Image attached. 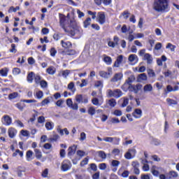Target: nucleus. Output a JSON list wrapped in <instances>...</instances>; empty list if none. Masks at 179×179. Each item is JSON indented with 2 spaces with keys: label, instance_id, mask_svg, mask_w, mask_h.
Instances as JSON below:
<instances>
[{
  "label": "nucleus",
  "instance_id": "nucleus-31",
  "mask_svg": "<svg viewBox=\"0 0 179 179\" xmlns=\"http://www.w3.org/2000/svg\"><path fill=\"white\" fill-rule=\"evenodd\" d=\"M62 55H76V51L75 50H68L67 51H62Z\"/></svg>",
  "mask_w": 179,
  "mask_h": 179
},
{
  "label": "nucleus",
  "instance_id": "nucleus-51",
  "mask_svg": "<svg viewBox=\"0 0 179 179\" xmlns=\"http://www.w3.org/2000/svg\"><path fill=\"white\" fill-rule=\"evenodd\" d=\"M89 163V157H85L83 161H81L80 166L83 167Z\"/></svg>",
  "mask_w": 179,
  "mask_h": 179
},
{
  "label": "nucleus",
  "instance_id": "nucleus-8",
  "mask_svg": "<svg viewBox=\"0 0 179 179\" xmlns=\"http://www.w3.org/2000/svg\"><path fill=\"white\" fill-rule=\"evenodd\" d=\"M72 167V164L69 161H64L62 163L61 170L62 171H68Z\"/></svg>",
  "mask_w": 179,
  "mask_h": 179
},
{
  "label": "nucleus",
  "instance_id": "nucleus-20",
  "mask_svg": "<svg viewBox=\"0 0 179 179\" xmlns=\"http://www.w3.org/2000/svg\"><path fill=\"white\" fill-rule=\"evenodd\" d=\"M124 57L122 55H119L117 57L116 61L115 62L114 64V66L115 68H120V65H121V64H122V59H123Z\"/></svg>",
  "mask_w": 179,
  "mask_h": 179
},
{
  "label": "nucleus",
  "instance_id": "nucleus-16",
  "mask_svg": "<svg viewBox=\"0 0 179 179\" xmlns=\"http://www.w3.org/2000/svg\"><path fill=\"white\" fill-rule=\"evenodd\" d=\"M122 73H117L114 75V76L111 78L110 82L113 83H115V82H118V80H121L122 79Z\"/></svg>",
  "mask_w": 179,
  "mask_h": 179
},
{
  "label": "nucleus",
  "instance_id": "nucleus-61",
  "mask_svg": "<svg viewBox=\"0 0 179 179\" xmlns=\"http://www.w3.org/2000/svg\"><path fill=\"white\" fill-rule=\"evenodd\" d=\"M79 139H80V141L81 142H83V141H85V139H86V133L81 132L80 135V138Z\"/></svg>",
  "mask_w": 179,
  "mask_h": 179
},
{
  "label": "nucleus",
  "instance_id": "nucleus-33",
  "mask_svg": "<svg viewBox=\"0 0 179 179\" xmlns=\"http://www.w3.org/2000/svg\"><path fill=\"white\" fill-rule=\"evenodd\" d=\"M26 159L27 162H31V160L33 159V151L29 150L27 152Z\"/></svg>",
  "mask_w": 179,
  "mask_h": 179
},
{
  "label": "nucleus",
  "instance_id": "nucleus-27",
  "mask_svg": "<svg viewBox=\"0 0 179 179\" xmlns=\"http://www.w3.org/2000/svg\"><path fill=\"white\" fill-rule=\"evenodd\" d=\"M120 164H121V162H120V161L113 159L110 164V166L112 167H115V169H113V171L115 172L117 171V167H118V166H120Z\"/></svg>",
  "mask_w": 179,
  "mask_h": 179
},
{
  "label": "nucleus",
  "instance_id": "nucleus-50",
  "mask_svg": "<svg viewBox=\"0 0 179 179\" xmlns=\"http://www.w3.org/2000/svg\"><path fill=\"white\" fill-rule=\"evenodd\" d=\"M59 139V135L54 134L52 137L49 138L50 142H57V141Z\"/></svg>",
  "mask_w": 179,
  "mask_h": 179
},
{
  "label": "nucleus",
  "instance_id": "nucleus-54",
  "mask_svg": "<svg viewBox=\"0 0 179 179\" xmlns=\"http://www.w3.org/2000/svg\"><path fill=\"white\" fill-rule=\"evenodd\" d=\"M17 96H19V94L17 92H13L8 95V98L10 100H13V99H16Z\"/></svg>",
  "mask_w": 179,
  "mask_h": 179
},
{
  "label": "nucleus",
  "instance_id": "nucleus-48",
  "mask_svg": "<svg viewBox=\"0 0 179 179\" xmlns=\"http://www.w3.org/2000/svg\"><path fill=\"white\" fill-rule=\"evenodd\" d=\"M34 82L36 85H40L41 82V76H40V75L36 74L34 76Z\"/></svg>",
  "mask_w": 179,
  "mask_h": 179
},
{
  "label": "nucleus",
  "instance_id": "nucleus-39",
  "mask_svg": "<svg viewBox=\"0 0 179 179\" xmlns=\"http://www.w3.org/2000/svg\"><path fill=\"white\" fill-rule=\"evenodd\" d=\"M67 89H69V90H71V92H72V93H74L76 92V89H75V83H73V82H71L67 87Z\"/></svg>",
  "mask_w": 179,
  "mask_h": 179
},
{
  "label": "nucleus",
  "instance_id": "nucleus-55",
  "mask_svg": "<svg viewBox=\"0 0 179 179\" xmlns=\"http://www.w3.org/2000/svg\"><path fill=\"white\" fill-rule=\"evenodd\" d=\"M92 103L94 106H101V104H100L99 99H97L96 97H94V99H92Z\"/></svg>",
  "mask_w": 179,
  "mask_h": 179
},
{
  "label": "nucleus",
  "instance_id": "nucleus-25",
  "mask_svg": "<svg viewBox=\"0 0 179 179\" xmlns=\"http://www.w3.org/2000/svg\"><path fill=\"white\" fill-rule=\"evenodd\" d=\"M103 62L106 64V65H111L113 64V59L110 57L109 56H107L106 55H103Z\"/></svg>",
  "mask_w": 179,
  "mask_h": 179
},
{
  "label": "nucleus",
  "instance_id": "nucleus-34",
  "mask_svg": "<svg viewBox=\"0 0 179 179\" xmlns=\"http://www.w3.org/2000/svg\"><path fill=\"white\" fill-rule=\"evenodd\" d=\"M8 72H9V69L5 67L0 70V75H1V76L6 78V76H8Z\"/></svg>",
  "mask_w": 179,
  "mask_h": 179
},
{
  "label": "nucleus",
  "instance_id": "nucleus-7",
  "mask_svg": "<svg viewBox=\"0 0 179 179\" xmlns=\"http://www.w3.org/2000/svg\"><path fill=\"white\" fill-rule=\"evenodd\" d=\"M96 20L99 24H104L106 23V15L103 12L98 13Z\"/></svg>",
  "mask_w": 179,
  "mask_h": 179
},
{
  "label": "nucleus",
  "instance_id": "nucleus-57",
  "mask_svg": "<svg viewBox=\"0 0 179 179\" xmlns=\"http://www.w3.org/2000/svg\"><path fill=\"white\" fill-rule=\"evenodd\" d=\"M20 134L22 135V136H26V137L30 136V132L27 130H21Z\"/></svg>",
  "mask_w": 179,
  "mask_h": 179
},
{
  "label": "nucleus",
  "instance_id": "nucleus-29",
  "mask_svg": "<svg viewBox=\"0 0 179 179\" xmlns=\"http://www.w3.org/2000/svg\"><path fill=\"white\" fill-rule=\"evenodd\" d=\"M57 131L58 134H59V135H61L62 136H63L64 132L65 135H69V131H68V129H66V128L62 129L59 127H58L57 129Z\"/></svg>",
  "mask_w": 179,
  "mask_h": 179
},
{
  "label": "nucleus",
  "instance_id": "nucleus-35",
  "mask_svg": "<svg viewBox=\"0 0 179 179\" xmlns=\"http://www.w3.org/2000/svg\"><path fill=\"white\" fill-rule=\"evenodd\" d=\"M27 80L29 83H33V80H34V73L31 72L27 75Z\"/></svg>",
  "mask_w": 179,
  "mask_h": 179
},
{
  "label": "nucleus",
  "instance_id": "nucleus-63",
  "mask_svg": "<svg viewBox=\"0 0 179 179\" xmlns=\"http://www.w3.org/2000/svg\"><path fill=\"white\" fill-rule=\"evenodd\" d=\"M50 52L51 57H55V55H57V50H55V48H52Z\"/></svg>",
  "mask_w": 179,
  "mask_h": 179
},
{
  "label": "nucleus",
  "instance_id": "nucleus-18",
  "mask_svg": "<svg viewBox=\"0 0 179 179\" xmlns=\"http://www.w3.org/2000/svg\"><path fill=\"white\" fill-rule=\"evenodd\" d=\"M144 93H152L153 92V86L152 84H146L143 87Z\"/></svg>",
  "mask_w": 179,
  "mask_h": 179
},
{
  "label": "nucleus",
  "instance_id": "nucleus-4",
  "mask_svg": "<svg viewBox=\"0 0 179 179\" xmlns=\"http://www.w3.org/2000/svg\"><path fill=\"white\" fill-rule=\"evenodd\" d=\"M164 171V169L162 167H158L156 166H152L151 168V173L154 177H159V174L160 173H163Z\"/></svg>",
  "mask_w": 179,
  "mask_h": 179
},
{
  "label": "nucleus",
  "instance_id": "nucleus-32",
  "mask_svg": "<svg viewBox=\"0 0 179 179\" xmlns=\"http://www.w3.org/2000/svg\"><path fill=\"white\" fill-rule=\"evenodd\" d=\"M61 44L63 48H71L72 43L69 41H61Z\"/></svg>",
  "mask_w": 179,
  "mask_h": 179
},
{
  "label": "nucleus",
  "instance_id": "nucleus-14",
  "mask_svg": "<svg viewBox=\"0 0 179 179\" xmlns=\"http://www.w3.org/2000/svg\"><path fill=\"white\" fill-rule=\"evenodd\" d=\"M132 115L136 119H139L142 117V110L139 108H136L134 111L132 113Z\"/></svg>",
  "mask_w": 179,
  "mask_h": 179
},
{
  "label": "nucleus",
  "instance_id": "nucleus-62",
  "mask_svg": "<svg viewBox=\"0 0 179 179\" xmlns=\"http://www.w3.org/2000/svg\"><path fill=\"white\" fill-rule=\"evenodd\" d=\"M120 138L118 137H113V145H120Z\"/></svg>",
  "mask_w": 179,
  "mask_h": 179
},
{
  "label": "nucleus",
  "instance_id": "nucleus-49",
  "mask_svg": "<svg viewBox=\"0 0 179 179\" xmlns=\"http://www.w3.org/2000/svg\"><path fill=\"white\" fill-rule=\"evenodd\" d=\"M108 103L109 104L110 107H114L117 106V101L114 99H109L108 101Z\"/></svg>",
  "mask_w": 179,
  "mask_h": 179
},
{
  "label": "nucleus",
  "instance_id": "nucleus-42",
  "mask_svg": "<svg viewBox=\"0 0 179 179\" xmlns=\"http://www.w3.org/2000/svg\"><path fill=\"white\" fill-rule=\"evenodd\" d=\"M17 155H19L20 157H23V151H20V150H16L15 152L13 153V157H16Z\"/></svg>",
  "mask_w": 179,
  "mask_h": 179
},
{
  "label": "nucleus",
  "instance_id": "nucleus-23",
  "mask_svg": "<svg viewBox=\"0 0 179 179\" xmlns=\"http://www.w3.org/2000/svg\"><path fill=\"white\" fill-rule=\"evenodd\" d=\"M51 100H52V96H48L46 99H43L41 103V107H44V106H47V104H50L51 103Z\"/></svg>",
  "mask_w": 179,
  "mask_h": 179
},
{
  "label": "nucleus",
  "instance_id": "nucleus-47",
  "mask_svg": "<svg viewBox=\"0 0 179 179\" xmlns=\"http://www.w3.org/2000/svg\"><path fill=\"white\" fill-rule=\"evenodd\" d=\"M98 156L99 157H101V159H103L105 160V159H107V155H106V152L104 151H98Z\"/></svg>",
  "mask_w": 179,
  "mask_h": 179
},
{
  "label": "nucleus",
  "instance_id": "nucleus-44",
  "mask_svg": "<svg viewBox=\"0 0 179 179\" xmlns=\"http://www.w3.org/2000/svg\"><path fill=\"white\" fill-rule=\"evenodd\" d=\"M171 92H174V88L171 85H167L166 88L164 90L165 94H169Z\"/></svg>",
  "mask_w": 179,
  "mask_h": 179
},
{
  "label": "nucleus",
  "instance_id": "nucleus-38",
  "mask_svg": "<svg viewBox=\"0 0 179 179\" xmlns=\"http://www.w3.org/2000/svg\"><path fill=\"white\" fill-rule=\"evenodd\" d=\"M15 106L17 108H18V110H20V111H23V110L26 107V105L24 103H21V102H19V103H16Z\"/></svg>",
  "mask_w": 179,
  "mask_h": 179
},
{
  "label": "nucleus",
  "instance_id": "nucleus-9",
  "mask_svg": "<svg viewBox=\"0 0 179 179\" xmlns=\"http://www.w3.org/2000/svg\"><path fill=\"white\" fill-rule=\"evenodd\" d=\"M1 122L3 125L9 127V125L12 124V118L10 117V116L8 115H3L1 120Z\"/></svg>",
  "mask_w": 179,
  "mask_h": 179
},
{
  "label": "nucleus",
  "instance_id": "nucleus-17",
  "mask_svg": "<svg viewBox=\"0 0 179 179\" xmlns=\"http://www.w3.org/2000/svg\"><path fill=\"white\" fill-rule=\"evenodd\" d=\"M70 73H71V71L69 70H63L59 72L57 76L59 77L62 76L64 79H66V78H68Z\"/></svg>",
  "mask_w": 179,
  "mask_h": 179
},
{
  "label": "nucleus",
  "instance_id": "nucleus-15",
  "mask_svg": "<svg viewBox=\"0 0 179 179\" xmlns=\"http://www.w3.org/2000/svg\"><path fill=\"white\" fill-rule=\"evenodd\" d=\"M143 61H146L147 64H150L153 62V57L152 55L149 53H145L143 57Z\"/></svg>",
  "mask_w": 179,
  "mask_h": 179
},
{
  "label": "nucleus",
  "instance_id": "nucleus-36",
  "mask_svg": "<svg viewBox=\"0 0 179 179\" xmlns=\"http://www.w3.org/2000/svg\"><path fill=\"white\" fill-rule=\"evenodd\" d=\"M35 152V156L36 157V159H38V160H40V159H41L43 157V153L41 152V151L37 148H36L34 150Z\"/></svg>",
  "mask_w": 179,
  "mask_h": 179
},
{
  "label": "nucleus",
  "instance_id": "nucleus-60",
  "mask_svg": "<svg viewBox=\"0 0 179 179\" xmlns=\"http://www.w3.org/2000/svg\"><path fill=\"white\" fill-rule=\"evenodd\" d=\"M77 155L79 157H83L84 156H86V152L83 150H79L77 151Z\"/></svg>",
  "mask_w": 179,
  "mask_h": 179
},
{
  "label": "nucleus",
  "instance_id": "nucleus-58",
  "mask_svg": "<svg viewBox=\"0 0 179 179\" xmlns=\"http://www.w3.org/2000/svg\"><path fill=\"white\" fill-rule=\"evenodd\" d=\"M134 80H135V77H134V76H131L126 80V83H128L129 85H132V83L134 82Z\"/></svg>",
  "mask_w": 179,
  "mask_h": 179
},
{
  "label": "nucleus",
  "instance_id": "nucleus-21",
  "mask_svg": "<svg viewBox=\"0 0 179 179\" xmlns=\"http://www.w3.org/2000/svg\"><path fill=\"white\" fill-rule=\"evenodd\" d=\"M167 61L166 55H162L160 59H157V64L158 66H163V62Z\"/></svg>",
  "mask_w": 179,
  "mask_h": 179
},
{
  "label": "nucleus",
  "instance_id": "nucleus-10",
  "mask_svg": "<svg viewBox=\"0 0 179 179\" xmlns=\"http://www.w3.org/2000/svg\"><path fill=\"white\" fill-rule=\"evenodd\" d=\"M118 41H120L118 36H114L113 41H108V45L111 48H115L116 45H118Z\"/></svg>",
  "mask_w": 179,
  "mask_h": 179
},
{
  "label": "nucleus",
  "instance_id": "nucleus-46",
  "mask_svg": "<svg viewBox=\"0 0 179 179\" xmlns=\"http://www.w3.org/2000/svg\"><path fill=\"white\" fill-rule=\"evenodd\" d=\"M76 101L80 104V103H83V95L78 94L76 96Z\"/></svg>",
  "mask_w": 179,
  "mask_h": 179
},
{
  "label": "nucleus",
  "instance_id": "nucleus-1",
  "mask_svg": "<svg viewBox=\"0 0 179 179\" xmlns=\"http://www.w3.org/2000/svg\"><path fill=\"white\" fill-rule=\"evenodd\" d=\"M59 26L66 33H70L71 36H75L80 31V28L78 26L76 20L73 19L69 22L66 17L61 13L59 14Z\"/></svg>",
  "mask_w": 179,
  "mask_h": 179
},
{
  "label": "nucleus",
  "instance_id": "nucleus-24",
  "mask_svg": "<svg viewBox=\"0 0 179 179\" xmlns=\"http://www.w3.org/2000/svg\"><path fill=\"white\" fill-rule=\"evenodd\" d=\"M55 72H57V69L53 66H50L46 69V73L48 75H55Z\"/></svg>",
  "mask_w": 179,
  "mask_h": 179
},
{
  "label": "nucleus",
  "instance_id": "nucleus-5",
  "mask_svg": "<svg viewBox=\"0 0 179 179\" xmlns=\"http://www.w3.org/2000/svg\"><path fill=\"white\" fill-rule=\"evenodd\" d=\"M108 72H106L104 71H99V76L103 78V79H108L111 75H113V69L111 67L108 68Z\"/></svg>",
  "mask_w": 179,
  "mask_h": 179
},
{
  "label": "nucleus",
  "instance_id": "nucleus-59",
  "mask_svg": "<svg viewBox=\"0 0 179 179\" xmlns=\"http://www.w3.org/2000/svg\"><path fill=\"white\" fill-rule=\"evenodd\" d=\"M42 177H43V178H48V169H45L41 174Z\"/></svg>",
  "mask_w": 179,
  "mask_h": 179
},
{
  "label": "nucleus",
  "instance_id": "nucleus-2",
  "mask_svg": "<svg viewBox=\"0 0 179 179\" xmlns=\"http://www.w3.org/2000/svg\"><path fill=\"white\" fill-rule=\"evenodd\" d=\"M153 9L156 12H169V10H170L169 0H155L153 3Z\"/></svg>",
  "mask_w": 179,
  "mask_h": 179
},
{
  "label": "nucleus",
  "instance_id": "nucleus-11",
  "mask_svg": "<svg viewBox=\"0 0 179 179\" xmlns=\"http://www.w3.org/2000/svg\"><path fill=\"white\" fill-rule=\"evenodd\" d=\"M142 89V85L137 84V85H131L130 87V92H134L136 94H138L139 90Z\"/></svg>",
  "mask_w": 179,
  "mask_h": 179
},
{
  "label": "nucleus",
  "instance_id": "nucleus-52",
  "mask_svg": "<svg viewBox=\"0 0 179 179\" xmlns=\"http://www.w3.org/2000/svg\"><path fill=\"white\" fill-rule=\"evenodd\" d=\"M123 103H122V107H127L129 103V99L127 97L122 98Z\"/></svg>",
  "mask_w": 179,
  "mask_h": 179
},
{
  "label": "nucleus",
  "instance_id": "nucleus-53",
  "mask_svg": "<svg viewBox=\"0 0 179 179\" xmlns=\"http://www.w3.org/2000/svg\"><path fill=\"white\" fill-rule=\"evenodd\" d=\"M147 72L148 73V76H150V78H155V76H156V73H155V71L151 69H149L147 70Z\"/></svg>",
  "mask_w": 179,
  "mask_h": 179
},
{
  "label": "nucleus",
  "instance_id": "nucleus-64",
  "mask_svg": "<svg viewBox=\"0 0 179 179\" xmlns=\"http://www.w3.org/2000/svg\"><path fill=\"white\" fill-rule=\"evenodd\" d=\"M20 73V69L19 68H14L13 69V75H19Z\"/></svg>",
  "mask_w": 179,
  "mask_h": 179
},
{
  "label": "nucleus",
  "instance_id": "nucleus-6",
  "mask_svg": "<svg viewBox=\"0 0 179 179\" xmlns=\"http://www.w3.org/2000/svg\"><path fill=\"white\" fill-rule=\"evenodd\" d=\"M135 155H136V150L134 148H131L127 150V152L124 154V157L127 160H131L132 157H135Z\"/></svg>",
  "mask_w": 179,
  "mask_h": 179
},
{
  "label": "nucleus",
  "instance_id": "nucleus-43",
  "mask_svg": "<svg viewBox=\"0 0 179 179\" xmlns=\"http://www.w3.org/2000/svg\"><path fill=\"white\" fill-rule=\"evenodd\" d=\"M138 82H142V80H148V76L145 73H141L138 76Z\"/></svg>",
  "mask_w": 179,
  "mask_h": 179
},
{
  "label": "nucleus",
  "instance_id": "nucleus-56",
  "mask_svg": "<svg viewBox=\"0 0 179 179\" xmlns=\"http://www.w3.org/2000/svg\"><path fill=\"white\" fill-rule=\"evenodd\" d=\"M166 48H170V50L172 52H174V51H176V45H174L171 43H168Z\"/></svg>",
  "mask_w": 179,
  "mask_h": 179
},
{
  "label": "nucleus",
  "instance_id": "nucleus-22",
  "mask_svg": "<svg viewBox=\"0 0 179 179\" xmlns=\"http://www.w3.org/2000/svg\"><path fill=\"white\" fill-rule=\"evenodd\" d=\"M34 96L38 99V100H41L44 97V92L41 90H38L34 93Z\"/></svg>",
  "mask_w": 179,
  "mask_h": 179
},
{
  "label": "nucleus",
  "instance_id": "nucleus-12",
  "mask_svg": "<svg viewBox=\"0 0 179 179\" xmlns=\"http://www.w3.org/2000/svg\"><path fill=\"white\" fill-rule=\"evenodd\" d=\"M8 134L9 138H10V139H13V138H15V136H16L17 134V130L13 127H10L8 129Z\"/></svg>",
  "mask_w": 179,
  "mask_h": 179
},
{
  "label": "nucleus",
  "instance_id": "nucleus-30",
  "mask_svg": "<svg viewBox=\"0 0 179 179\" xmlns=\"http://www.w3.org/2000/svg\"><path fill=\"white\" fill-rule=\"evenodd\" d=\"M132 85H131V84H128V83H124V85L122 86V90L123 91V92H128V90L130 92V90H131V86Z\"/></svg>",
  "mask_w": 179,
  "mask_h": 179
},
{
  "label": "nucleus",
  "instance_id": "nucleus-3",
  "mask_svg": "<svg viewBox=\"0 0 179 179\" xmlns=\"http://www.w3.org/2000/svg\"><path fill=\"white\" fill-rule=\"evenodd\" d=\"M122 91H121L120 89H116L115 90H108L106 91V95L108 97H115V99H120V97H122Z\"/></svg>",
  "mask_w": 179,
  "mask_h": 179
},
{
  "label": "nucleus",
  "instance_id": "nucleus-28",
  "mask_svg": "<svg viewBox=\"0 0 179 179\" xmlns=\"http://www.w3.org/2000/svg\"><path fill=\"white\" fill-rule=\"evenodd\" d=\"M45 127L47 131H52L54 129V122H47L45 124Z\"/></svg>",
  "mask_w": 179,
  "mask_h": 179
},
{
  "label": "nucleus",
  "instance_id": "nucleus-13",
  "mask_svg": "<svg viewBox=\"0 0 179 179\" xmlns=\"http://www.w3.org/2000/svg\"><path fill=\"white\" fill-rule=\"evenodd\" d=\"M77 148H78V145H73L69 147L68 149V156H69V157L73 156V155H75V153L76 152Z\"/></svg>",
  "mask_w": 179,
  "mask_h": 179
},
{
  "label": "nucleus",
  "instance_id": "nucleus-45",
  "mask_svg": "<svg viewBox=\"0 0 179 179\" xmlns=\"http://www.w3.org/2000/svg\"><path fill=\"white\" fill-rule=\"evenodd\" d=\"M88 114L92 116L96 114V108L94 106H90L88 108Z\"/></svg>",
  "mask_w": 179,
  "mask_h": 179
},
{
  "label": "nucleus",
  "instance_id": "nucleus-26",
  "mask_svg": "<svg viewBox=\"0 0 179 179\" xmlns=\"http://www.w3.org/2000/svg\"><path fill=\"white\" fill-rule=\"evenodd\" d=\"M129 61L130 62H133L134 64H137L138 61H139V59L136 55H130L129 57Z\"/></svg>",
  "mask_w": 179,
  "mask_h": 179
},
{
  "label": "nucleus",
  "instance_id": "nucleus-41",
  "mask_svg": "<svg viewBox=\"0 0 179 179\" xmlns=\"http://www.w3.org/2000/svg\"><path fill=\"white\" fill-rule=\"evenodd\" d=\"M76 179H90V176L87 175L76 174L75 176Z\"/></svg>",
  "mask_w": 179,
  "mask_h": 179
},
{
  "label": "nucleus",
  "instance_id": "nucleus-37",
  "mask_svg": "<svg viewBox=\"0 0 179 179\" xmlns=\"http://www.w3.org/2000/svg\"><path fill=\"white\" fill-rule=\"evenodd\" d=\"M92 23V18L90 17H87L84 22H83V26L85 27V29H87V27H89V26H90Z\"/></svg>",
  "mask_w": 179,
  "mask_h": 179
},
{
  "label": "nucleus",
  "instance_id": "nucleus-19",
  "mask_svg": "<svg viewBox=\"0 0 179 179\" xmlns=\"http://www.w3.org/2000/svg\"><path fill=\"white\" fill-rule=\"evenodd\" d=\"M178 173L176 171H171L168 173L167 179L177 178H178Z\"/></svg>",
  "mask_w": 179,
  "mask_h": 179
},
{
  "label": "nucleus",
  "instance_id": "nucleus-40",
  "mask_svg": "<svg viewBox=\"0 0 179 179\" xmlns=\"http://www.w3.org/2000/svg\"><path fill=\"white\" fill-rule=\"evenodd\" d=\"M166 101H167L168 104H169V106H177V104L178 103V102H177V101H176L174 99H171L170 98L166 99Z\"/></svg>",
  "mask_w": 179,
  "mask_h": 179
}]
</instances>
